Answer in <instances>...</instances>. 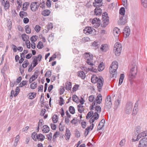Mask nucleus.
Here are the masks:
<instances>
[{
  "mask_svg": "<svg viewBox=\"0 0 147 147\" xmlns=\"http://www.w3.org/2000/svg\"><path fill=\"white\" fill-rule=\"evenodd\" d=\"M118 67V63L117 61H115L112 62L111 65L109 68V71L111 74V78H116L117 74V70Z\"/></svg>",
  "mask_w": 147,
  "mask_h": 147,
  "instance_id": "1",
  "label": "nucleus"
},
{
  "mask_svg": "<svg viewBox=\"0 0 147 147\" xmlns=\"http://www.w3.org/2000/svg\"><path fill=\"white\" fill-rule=\"evenodd\" d=\"M86 62L88 65H90V67L87 68L83 67V69L85 68L84 70L85 71L87 72V71L88 70L95 73L98 72V70L96 69L97 67L93 63V58L87 59H86Z\"/></svg>",
  "mask_w": 147,
  "mask_h": 147,
  "instance_id": "2",
  "label": "nucleus"
},
{
  "mask_svg": "<svg viewBox=\"0 0 147 147\" xmlns=\"http://www.w3.org/2000/svg\"><path fill=\"white\" fill-rule=\"evenodd\" d=\"M31 137L35 141H36V140H37L38 141H42L45 139V136L41 134H37L35 132L32 134Z\"/></svg>",
  "mask_w": 147,
  "mask_h": 147,
  "instance_id": "3",
  "label": "nucleus"
},
{
  "mask_svg": "<svg viewBox=\"0 0 147 147\" xmlns=\"http://www.w3.org/2000/svg\"><path fill=\"white\" fill-rule=\"evenodd\" d=\"M137 72V67L135 63L131 65V69L129 73V77L133 78H135Z\"/></svg>",
  "mask_w": 147,
  "mask_h": 147,
  "instance_id": "4",
  "label": "nucleus"
},
{
  "mask_svg": "<svg viewBox=\"0 0 147 147\" xmlns=\"http://www.w3.org/2000/svg\"><path fill=\"white\" fill-rule=\"evenodd\" d=\"M96 83H97V87L98 91L100 92L102 89V86L104 83V80L101 76H99V78L97 80Z\"/></svg>",
  "mask_w": 147,
  "mask_h": 147,
  "instance_id": "5",
  "label": "nucleus"
},
{
  "mask_svg": "<svg viewBox=\"0 0 147 147\" xmlns=\"http://www.w3.org/2000/svg\"><path fill=\"white\" fill-rule=\"evenodd\" d=\"M147 136V131H145L138 135L137 136V138H134V137L132 138L131 140L133 142L137 141L142 137H144L146 136Z\"/></svg>",
  "mask_w": 147,
  "mask_h": 147,
  "instance_id": "6",
  "label": "nucleus"
},
{
  "mask_svg": "<svg viewBox=\"0 0 147 147\" xmlns=\"http://www.w3.org/2000/svg\"><path fill=\"white\" fill-rule=\"evenodd\" d=\"M112 103L110 96H108L105 100V108L107 109H109L111 107Z\"/></svg>",
  "mask_w": 147,
  "mask_h": 147,
  "instance_id": "7",
  "label": "nucleus"
},
{
  "mask_svg": "<svg viewBox=\"0 0 147 147\" xmlns=\"http://www.w3.org/2000/svg\"><path fill=\"white\" fill-rule=\"evenodd\" d=\"M138 147H147V138H144L140 140Z\"/></svg>",
  "mask_w": 147,
  "mask_h": 147,
  "instance_id": "8",
  "label": "nucleus"
},
{
  "mask_svg": "<svg viewBox=\"0 0 147 147\" xmlns=\"http://www.w3.org/2000/svg\"><path fill=\"white\" fill-rule=\"evenodd\" d=\"M37 2H32L30 5V7L31 10L33 11H36L38 8L39 5H37Z\"/></svg>",
  "mask_w": 147,
  "mask_h": 147,
  "instance_id": "9",
  "label": "nucleus"
},
{
  "mask_svg": "<svg viewBox=\"0 0 147 147\" xmlns=\"http://www.w3.org/2000/svg\"><path fill=\"white\" fill-rule=\"evenodd\" d=\"M100 21L99 19H97L96 18H94L93 19L92 23L93 24H95V28H98L99 27L100 25Z\"/></svg>",
  "mask_w": 147,
  "mask_h": 147,
  "instance_id": "10",
  "label": "nucleus"
},
{
  "mask_svg": "<svg viewBox=\"0 0 147 147\" xmlns=\"http://www.w3.org/2000/svg\"><path fill=\"white\" fill-rule=\"evenodd\" d=\"M138 104L137 101L135 104L134 106L133 111L132 115L133 116H135L137 113L138 111Z\"/></svg>",
  "mask_w": 147,
  "mask_h": 147,
  "instance_id": "11",
  "label": "nucleus"
},
{
  "mask_svg": "<svg viewBox=\"0 0 147 147\" xmlns=\"http://www.w3.org/2000/svg\"><path fill=\"white\" fill-rule=\"evenodd\" d=\"M102 0H94L95 3H93V5L96 7H100L102 5Z\"/></svg>",
  "mask_w": 147,
  "mask_h": 147,
  "instance_id": "12",
  "label": "nucleus"
},
{
  "mask_svg": "<svg viewBox=\"0 0 147 147\" xmlns=\"http://www.w3.org/2000/svg\"><path fill=\"white\" fill-rule=\"evenodd\" d=\"M105 120L102 119L99 123L97 127V130H99L102 129L105 125Z\"/></svg>",
  "mask_w": 147,
  "mask_h": 147,
  "instance_id": "13",
  "label": "nucleus"
},
{
  "mask_svg": "<svg viewBox=\"0 0 147 147\" xmlns=\"http://www.w3.org/2000/svg\"><path fill=\"white\" fill-rule=\"evenodd\" d=\"M94 127V124H92L90 126L87 127L85 129V131L84 133L85 136L86 137L88 135L89 132V130L90 129L92 130Z\"/></svg>",
  "mask_w": 147,
  "mask_h": 147,
  "instance_id": "14",
  "label": "nucleus"
},
{
  "mask_svg": "<svg viewBox=\"0 0 147 147\" xmlns=\"http://www.w3.org/2000/svg\"><path fill=\"white\" fill-rule=\"evenodd\" d=\"M129 26H126L125 27L123 30V34L124 37L126 38L129 36Z\"/></svg>",
  "mask_w": 147,
  "mask_h": 147,
  "instance_id": "15",
  "label": "nucleus"
},
{
  "mask_svg": "<svg viewBox=\"0 0 147 147\" xmlns=\"http://www.w3.org/2000/svg\"><path fill=\"white\" fill-rule=\"evenodd\" d=\"M109 23V19H105L104 20H102L101 26L103 28L105 27L108 25Z\"/></svg>",
  "mask_w": 147,
  "mask_h": 147,
  "instance_id": "16",
  "label": "nucleus"
},
{
  "mask_svg": "<svg viewBox=\"0 0 147 147\" xmlns=\"http://www.w3.org/2000/svg\"><path fill=\"white\" fill-rule=\"evenodd\" d=\"M100 7H96L94 10L95 15L96 16L101 15L102 13V10L99 8Z\"/></svg>",
  "mask_w": 147,
  "mask_h": 147,
  "instance_id": "17",
  "label": "nucleus"
},
{
  "mask_svg": "<svg viewBox=\"0 0 147 147\" xmlns=\"http://www.w3.org/2000/svg\"><path fill=\"white\" fill-rule=\"evenodd\" d=\"M102 100V96L100 94H99L98 95L95 100L96 102V105H97V104H100L101 103Z\"/></svg>",
  "mask_w": 147,
  "mask_h": 147,
  "instance_id": "18",
  "label": "nucleus"
},
{
  "mask_svg": "<svg viewBox=\"0 0 147 147\" xmlns=\"http://www.w3.org/2000/svg\"><path fill=\"white\" fill-rule=\"evenodd\" d=\"M83 57L86 59H87L93 58V55L91 54H90V53H86L83 55Z\"/></svg>",
  "mask_w": 147,
  "mask_h": 147,
  "instance_id": "19",
  "label": "nucleus"
},
{
  "mask_svg": "<svg viewBox=\"0 0 147 147\" xmlns=\"http://www.w3.org/2000/svg\"><path fill=\"white\" fill-rule=\"evenodd\" d=\"M42 128V131L44 133H47L50 131L49 127L47 125H44Z\"/></svg>",
  "mask_w": 147,
  "mask_h": 147,
  "instance_id": "20",
  "label": "nucleus"
},
{
  "mask_svg": "<svg viewBox=\"0 0 147 147\" xmlns=\"http://www.w3.org/2000/svg\"><path fill=\"white\" fill-rule=\"evenodd\" d=\"M84 32L85 34H91L92 32V30L90 27H86L84 30Z\"/></svg>",
  "mask_w": 147,
  "mask_h": 147,
  "instance_id": "21",
  "label": "nucleus"
},
{
  "mask_svg": "<svg viewBox=\"0 0 147 147\" xmlns=\"http://www.w3.org/2000/svg\"><path fill=\"white\" fill-rule=\"evenodd\" d=\"M99 76L98 77H97L96 75H93L91 77V81L92 83H96V82L98 79Z\"/></svg>",
  "mask_w": 147,
  "mask_h": 147,
  "instance_id": "22",
  "label": "nucleus"
},
{
  "mask_svg": "<svg viewBox=\"0 0 147 147\" xmlns=\"http://www.w3.org/2000/svg\"><path fill=\"white\" fill-rule=\"evenodd\" d=\"M65 135L66 136L65 138L67 140H68L69 139L71 135V133L70 130L68 128H66V133Z\"/></svg>",
  "mask_w": 147,
  "mask_h": 147,
  "instance_id": "23",
  "label": "nucleus"
},
{
  "mask_svg": "<svg viewBox=\"0 0 147 147\" xmlns=\"http://www.w3.org/2000/svg\"><path fill=\"white\" fill-rule=\"evenodd\" d=\"M51 13V11L49 10L46 9L43 11L42 13V15L44 16H49Z\"/></svg>",
  "mask_w": 147,
  "mask_h": 147,
  "instance_id": "24",
  "label": "nucleus"
},
{
  "mask_svg": "<svg viewBox=\"0 0 147 147\" xmlns=\"http://www.w3.org/2000/svg\"><path fill=\"white\" fill-rule=\"evenodd\" d=\"M137 15L135 13H133L131 14V19L132 20V22L133 24L134 23L135 21L136 20L137 18Z\"/></svg>",
  "mask_w": 147,
  "mask_h": 147,
  "instance_id": "25",
  "label": "nucleus"
},
{
  "mask_svg": "<svg viewBox=\"0 0 147 147\" xmlns=\"http://www.w3.org/2000/svg\"><path fill=\"white\" fill-rule=\"evenodd\" d=\"M78 76L82 78V79H84L86 75L84 72L83 71H79L78 73Z\"/></svg>",
  "mask_w": 147,
  "mask_h": 147,
  "instance_id": "26",
  "label": "nucleus"
},
{
  "mask_svg": "<svg viewBox=\"0 0 147 147\" xmlns=\"http://www.w3.org/2000/svg\"><path fill=\"white\" fill-rule=\"evenodd\" d=\"M122 49V47L121 44L119 42H116L114 45V50L115 49Z\"/></svg>",
  "mask_w": 147,
  "mask_h": 147,
  "instance_id": "27",
  "label": "nucleus"
},
{
  "mask_svg": "<svg viewBox=\"0 0 147 147\" xmlns=\"http://www.w3.org/2000/svg\"><path fill=\"white\" fill-rule=\"evenodd\" d=\"M100 49L102 51H106L108 49L107 45L106 44L102 45H101V47L100 48Z\"/></svg>",
  "mask_w": 147,
  "mask_h": 147,
  "instance_id": "28",
  "label": "nucleus"
},
{
  "mask_svg": "<svg viewBox=\"0 0 147 147\" xmlns=\"http://www.w3.org/2000/svg\"><path fill=\"white\" fill-rule=\"evenodd\" d=\"M122 49H115L114 50V52L115 55L117 56H119L120 55L121 51Z\"/></svg>",
  "mask_w": 147,
  "mask_h": 147,
  "instance_id": "29",
  "label": "nucleus"
},
{
  "mask_svg": "<svg viewBox=\"0 0 147 147\" xmlns=\"http://www.w3.org/2000/svg\"><path fill=\"white\" fill-rule=\"evenodd\" d=\"M78 110L79 112L80 113H82L84 110V109L83 108V106L79 104L77 106Z\"/></svg>",
  "mask_w": 147,
  "mask_h": 147,
  "instance_id": "30",
  "label": "nucleus"
},
{
  "mask_svg": "<svg viewBox=\"0 0 147 147\" xmlns=\"http://www.w3.org/2000/svg\"><path fill=\"white\" fill-rule=\"evenodd\" d=\"M38 77L37 75H33L30 78L29 80V83H31L35 80H36Z\"/></svg>",
  "mask_w": 147,
  "mask_h": 147,
  "instance_id": "31",
  "label": "nucleus"
},
{
  "mask_svg": "<svg viewBox=\"0 0 147 147\" xmlns=\"http://www.w3.org/2000/svg\"><path fill=\"white\" fill-rule=\"evenodd\" d=\"M19 15L21 18H23L24 17L27 16H28V14L26 12L22 11L20 12Z\"/></svg>",
  "mask_w": 147,
  "mask_h": 147,
  "instance_id": "32",
  "label": "nucleus"
},
{
  "mask_svg": "<svg viewBox=\"0 0 147 147\" xmlns=\"http://www.w3.org/2000/svg\"><path fill=\"white\" fill-rule=\"evenodd\" d=\"M65 84H66L65 87L66 89L68 90H70L71 88V82H67Z\"/></svg>",
  "mask_w": 147,
  "mask_h": 147,
  "instance_id": "33",
  "label": "nucleus"
},
{
  "mask_svg": "<svg viewBox=\"0 0 147 147\" xmlns=\"http://www.w3.org/2000/svg\"><path fill=\"white\" fill-rule=\"evenodd\" d=\"M36 93L34 92H31L29 94V99H32L34 98L36 96Z\"/></svg>",
  "mask_w": 147,
  "mask_h": 147,
  "instance_id": "34",
  "label": "nucleus"
},
{
  "mask_svg": "<svg viewBox=\"0 0 147 147\" xmlns=\"http://www.w3.org/2000/svg\"><path fill=\"white\" fill-rule=\"evenodd\" d=\"M124 77V75L123 74H121L120 76V78L119 79V85L121 84L123 82V80Z\"/></svg>",
  "mask_w": 147,
  "mask_h": 147,
  "instance_id": "35",
  "label": "nucleus"
},
{
  "mask_svg": "<svg viewBox=\"0 0 147 147\" xmlns=\"http://www.w3.org/2000/svg\"><path fill=\"white\" fill-rule=\"evenodd\" d=\"M58 120L57 115H54L52 117V120L54 123H56Z\"/></svg>",
  "mask_w": 147,
  "mask_h": 147,
  "instance_id": "36",
  "label": "nucleus"
},
{
  "mask_svg": "<svg viewBox=\"0 0 147 147\" xmlns=\"http://www.w3.org/2000/svg\"><path fill=\"white\" fill-rule=\"evenodd\" d=\"M69 110L70 113L72 114H73L75 113V109L73 106H70L69 108Z\"/></svg>",
  "mask_w": 147,
  "mask_h": 147,
  "instance_id": "37",
  "label": "nucleus"
},
{
  "mask_svg": "<svg viewBox=\"0 0 147 147\" xmlns=\"http://www.w3.org/2000/svg\"><path fill=\"white\" fill-rule=\"evenodd\" d=\"M113 32L114 35H116L120 32V29L117 27H115L113 29Z\"/></svg>",
  "mask_w": 147,
  "mask_h": 147,
  "instance_id": "38",
  "label": "nucleus"
},
{
  "mask_svg": "<svg viewBox=\"0 0 147 147\" xmlns=\"http://www.w3.org/2000/svg\"><path fill=\"white\" fill-rule=\"evenodd\" d=\"M104 69V66L103 63H100L98 67V70L99 71H102Z\"/></svg>",
  "mask_w": 147,
  "mask_h": 147,
  "instance_id": "39",
  "label": "nucleus"
},
{
  "mask_svg": "<svg viewBox=\"0 0 147 147\" xmlns=\"http://www.w3.org/2000/svg\"><path fill=\"white\" fill-rule=\"evenodd\" d=\"M25 30L27 34H30L31 32V29L30 28L29 25H27L25 27Z\"/></svg>",
  "mask_w": 147,
  "mask_h": 147,
  "instance_id": "40",
  "label": "nucleus"
},
{
  "mask_svg": "<svg viewBox=\"0 0 147 147\" xmlns=\"http://www.w3.org/2000/svg\"><path fill=\"white\" fill-rule=\"evenodd\" d=\"M10 6V4L9 1H6L5 2V5L4 6V8L5 10L8 9Z\"/></svg>",
  "mask_w": 147,
  "mask_h": 147,
  "instance_id": "41",
  "label": "nucleus"
},
{
  "mask_svg": "<svg viewBox=\"0 0 147 147\" xmlns=\"http://www.w3.org/2000/svg\"><path fill=\"white\" fill-rule=\"evenodd\" d=\"M54 36V33H52L49 35V36L48 38V40L49 41V42H51L53 40Z\"/></svg>",
  "mask_w": 147,
  "mask_h": 147,
  "instance_id": "42",
  "label": "nucleus"
},
{
  "mask_svg": "<svg viewBox=\"0 0 147 147\" xmlns=\"http://www.w3.org/2000/svg\"><path fill=\"white\" fill-rule=\"evenodd\" d=\"M142 5L145 8L147 7V0H141Z\"/></svg>",
  "mask_w": 147,
  "mask_h": 147,
  "instance_id": "43",
  "label": "nucleus"
},
{
  "mask_svg": "<svg viewBox=\"0 0 147 147\" xmlns=\"http://www.w3.org/2000/svg\"><path fill=\"white\" fill-rule=\"evenodd\" d=\"M37 86V83L36 82H34L31 84L30 85V87L32 89H34Z\"/></svg>",
  "mask_w": 147,
  "mask_h": 147,
  "instance_id": "44",
  "label": "nucleus"
},
{
  "mask_svg": "<svg viewBox=\"0 0 147 147\" xmlns=\"http://www.w3.org/2000/svg\"><path fill=\"white\" fill-rule=\"evenodd\" d=\"M119 13L122 15H124L125 14V11L124 7H122L119 9Z\"/></svg>",
  "mask_w": 147,
  "mask_h": 147,
  "instance_id": "45",
  "label": "nucleus"
},
{
  "mask_svg": "<svg viewBox=\"0 0 147 147\" xmlns=\"http://www.w3.org/2000/svg\"><path fill=\"white\" fill-rule=\"evenodd\" d=\"M120 101L118 99L117 101H116L115 103V108L116 109L118 106L120 104Z\"/></svg>",
  "mask_w": 147,
  "mask_h": 147,
  "instance_id": "46",
  "label": "nucleus"
},
{
  "mask_svg": "<svg viewBox=\"0 0 147 147\" xmlns=\"http://www.w3.org/2000/svg\"><path fill=\"white\" fill-rule=\"evenodd\" d=\"M93 114V111H90L87 114L86 116V118L87 119H89L92 115Z\"/></svg>",
  "mask_w": 147,
  "mask_h": 147,
  "instance_id": "47",
  "label": "nucleus"
},
{
  "mask_svg": "<svg viewBox=\"0 0 147 147\" xmlns=\"http://www.w3.org/2000/svg\"><path fill=\"white\" fill-rule=\"evenodd\" d=\"M33 67H35L38 64L37 58H34L32 61Z\"/></svg>",
  "mask_w": 147,
  "mask_h": 147,
  "instance_id": "48",
  "label": "nucleus"
},
{
  "mask_svg": "<svg viewBox=\"0 0 147 147\" xmlns=\"http://www.w3.org/2000/svg\"><path fill=\"white\" fill-rule=\"evenodd\" d=\"M102 20H104L105 19H109L107 13L106 12H105L103 13L102 16Z\"/></svg>",
  "mask_w": 147,
  "mask_h": 147,
  "instance_id": "49",
  "label": "nucleus"
},
{
  "mask_svg": "<svg viewBox=\"0 0 147 147\" xmlns=\"http://www.w3.org/2000/svg\"><path fill=\"white\" fill-rule=\"evenodd\" d=\"M27 82L28 81L26 80L23 81L19 84V87H22L23 86L26 85Z\"/></svg>",
  "mask_w": 147,
  "mask_h": 147,
  "instance_id": "50",
  "label": "nucleus"
},
{
  "mask_svg": "<svg viewBox=\"0 0 147 147\" xmlns=\"http://www.w3.org/2000/svg\"><path fill=\"white\" fill-rule=\"evenodd\" d=\"M51 71L50 70L47 71L46 73L45 76L49 78L51 75Z\"/></svg>",
  "mask_w": 147,
  "mask_h": 147,
  "instance_id": "51",
  "label": "nucleus"
},
{
  "mask_svg": "<svg viewBox=\"0 0 147 147\" xmlns=\"http://www.w3.org/2000/svg\"><path fill=\"white\" fill-rule=\"evenodd\" d=\"M43 44L41 41H39L37 45V47L39 49H42V48Z\"/></svg>",
  "mask_w": 147,
  "mask_h": 147,
  "instance_id": "52",
  "label": "nucleus"
},
{
  "mask_svg": "<svg viewBox=\"0 0 147 147\" xmlns=\"http://www.w3.org/2000/svg\"><path fill=\"white\" fill-rule=\"evenodd\" d=\"M38 38V36H33L30 38V40L32 42H35Z\"/></svg>",
  "mask_w": 147,
  "mask_h": 147,
  "instance_id": "53",
  "label": "nucleus"
},
{
  "mask_svg": "<svg viewBox=\"0 0 147 147\" xmlns=\"http://www.w3.org/2000/svg\"><path fill=\"white\" fill-rule=\"evenodd\" d=\"M88 99L89 101L90 102H93L95 99L94 95H91L90 96L88 97Z\"/></svg>",
  "mask_w": 147,
  "mask_h": 147,
  "instance_id": "54",
  "label": "nucleus"
},
{
  "mask_svg": "<svg viewBox=\"0 0 147 147\" xmlns=\"http://www.w3.org/2000/svg\"><path fill=\"white\" fill-rule=\"evenodd\" d=\"M60 134L59 132H57L56 131L54 134L53 136V140H54L58 136V135Z\"/></svg>",
  "mask_w": 147,
  "mask_h": 147,
  "instance_id": "55",
  "label": "nucleus"
},
{
  "mask_svg": "<svg viewBox=\"0 0 147 147\" xmlns=\"http://www.w3.org/2000/svg\"><path fill=\"white\" fill-rule=\"evenodd\" d=\"M122 4L125 7L126 9L127 8V0H122Z\"/></svg>",
  "mask_w": 147,
  "mask_h": 147,
  "instance_id": "56",
  "label": "nucleus"
},
{
  "mask_svg": "<svg viewBox=\"0 0 147 147\" xmlns=\"http://www.w3.org/2000/svg\"><path fill=\"white\" fill-rule=\"evenodd\" d=\"M64 100L63 98L60 96V101L59 102V104L60 105L62 106L64 104Z\"/></svg>",
  "mask_w": 147,
  "mask_h": 147,
  "instance_id": "57",
  "label": "nucleus"
},
{
  "mask_svg": "<svg viewBox=\"0 0 147 147\" xmlns=\"http://www.w3.org/2000/svg\"><path fill=\"white\" fill-rule=\"evenodd\" d=\"M92 117L94 118V119L97 120L98 119L99 115L97 112H95L94 113V115Z\"/></svg>",
  "mask_w": 147,
  "mask_h": 147,
  "instance_id": "58",
  "label": "nucleus"
},
{
  "mask_svg": "<svg viewBox=\"0 0 147 147\" xmlns=\"http://www.w3.org/2000/svg\"><path fill=\"white\" fill-rule=\"evenodd\" d=\"M7 66L6 65V64H5L3 68L1 70V73L3 74H4L5 71L7 69Z\"/></svg>",
  "mask_w": 147,
  "mask_h": 147,
  "instance_id": "59",
  "label": "nucleus"
},
{
  "mask_svg": "<svg viewBox=\"0 0 147 147\" xmlns=\"http://www.w3.org/2000/svg\"><path fill=\"white\" fill-rule=\"evenodd\" d=\"M41 27L38 25H36L34 29L36 32H39Z\"/></svg>",
  "mask_w": 147,
  "mask_h": 147,
  "instance_id": "60",
  "label": "nucleus"
},
{
  "mask_svg": "<svg viewBox=\"0 0 147 147\" xmlns=\"http://www.w3.org/2000/svg\"><path fill=\"white\" fill-rule=\"evenodd\" d=\"M53 27V25L52 23H50L47 26V29H48V30H49L51 29Z\"/></svg>",
  "mask_w": 147,
  "mask_h": 147,
  "instance_id": "61",
  "label": "nucleus"
},
{
  "mask_svg": "<svg viewBox=\"0 0 147 147\" xmlns=\"http://www.w3.org/2000/svg\"><path fill=\"white\" fill-rule=\"evenodd\" d=\"M75 136L77 138H79L80 136V133L77 129H76L75 130Z\"/></svg>",
  "mask_w": 147,
  "mask_h": 147,
  "instance_id": "62",
  "label": "nucleus"
},
{
  "mask_svg": "<svg viewBox=\"0 0 147 147\" xmlns=\"http://www.w3.org/2000/svg\"><path fill=\"white\" fill-rule=\"evenodd\" d=\"M79 85L78 84L75 85L73 88V92L76 91L78 89Z\"/></svg>",
  "mask_w": 147,
  "mask_h": 147,
  "instance_id": "63",
  "label": "nucleus"
},
{
  "mask_svg": "<svg viewBox=\"0 0 147 147\" xmlns=\"http://www.w3.org/2000/svg\"><path fill=\"white\" fill-rule=\"evenodd\" d=\"M78 96L75 94H74L72 98L74 102L78 101V98H77Z\"/></svg>",
  "mask_w": 147,
  "mask_h": 147,
  "instance_id": "64",
  "label": "nucleus"
}]
</instances>
